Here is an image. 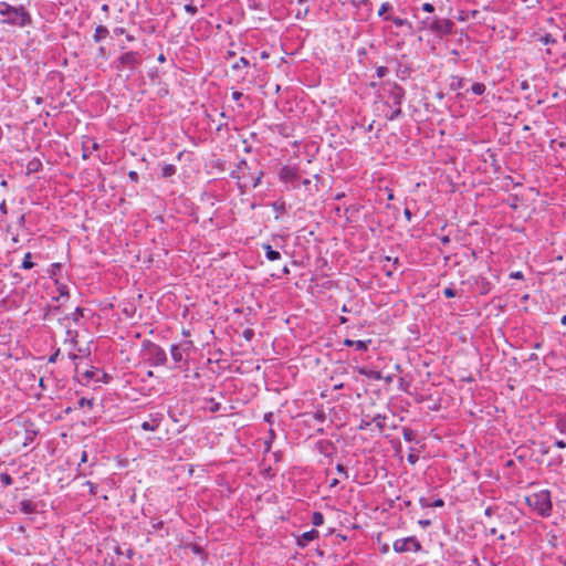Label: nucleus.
Segmentation results:
<instances>
[{"mask_svg": "<svg viewBox=\"0 0 566 566\" xmlns=\"http://www.w3.org/2000/svg\"><path fill=\"white\" fill-rule=\"evenodd\" d=\"M264 170H253L245 159H241L235 168L230 172V178L238 180L237 187L241 193L245 192V188L251 186L256 188L261 185Z\"/></svg>", "mask_w": 566, "mask_h": 566, "instance_id": "f257e3e1", "label": "nucleus"}, {"mask_svg": "<svg viewBox=\"0 0 566 566\" xmlns=\"http://www.w3.org/2000/svg\"><path fill=\"white\" fill-rule=\"evenodd\" d=\"M1 23L10 27L27 28L33 24L32 15L23 4L14 7L7 1H0Z\"/></svg>", "mask_w": 566, "mask_h": 566, "instance_id": "f03ea898", "label": "nucleus"}, {"mask_svg": "<svg viewBox=\"0 0 566 566\" xmlns=\"http://www.w3.org/2000/svg\"><path fill=\"white\" fill-rule=\"evenodd\" d=\"M454 22L450 19L438 17H426L418 21L417 31H430L442 39L453 32Z\"/></svg>", "mask_w": 566, "mask_h": 566, "instance_id": "7ed1b4c3", "label": "nucleus"}, {"mask_svg": "<svg viewBox=\"0 0 566 566\" xmlns=\"http://www.w3.org/2000/svg\"><path fill=\"white\" fill-rule=\"evenodd\" d=\"M279 179L286 190H294L301 186V175L295 166L285 165L279 171Z\"/></svg>", "mask_w": 566, "mask_h": 566, "instance_id": "20e7f679", "label": "nucleus"}, {"mask_svg": "<svg viewBox=\"0 0 566 566\" xmlns=\"http://www.w3.org/2000/svg\"><path fill=\"white\" fill-rule=\"evenodd\" d=\"M143 346L146 352L147 360L151 366L158 367L166 365L168 358L163 347L150 340L145 342Z\"/></svg>", "mask_w": 566, "mask_h": 566, "instance_id": "39448f33", "label": "nucleus"}, {"mask_svg": "<svg viewBox=\"0 0 566 566\" xmlns=\"http://www.w3.org/2000/svg\"><path fill=\"white\" fill-rule=\"evenodd\" d=\"M524 503L539 516H549L552 511L551 497H523Z\"/></svg>", "mask_w": 566, "mask_h": 566, "instance_id": "423d86ee", "label": "nucleus"}, {"mask_svg": "<svg viewBox=\"0 0 566 566\" xmlns=\"http://www.w3.org/2000/svg\"><path fill=\"white\" fill-rule=\"evenodd\" d=\"M392 548L398 554L408 552L418 553L422 549V545L416 536H408L396 539L392 544Z\"/></svg>", "mask_w": 566, "mask_h": 566, "instance_id": "0eeeda50", "label": "nucleus"}, {"mask_svg": "<svg viewBox=\"0 0 566 566\" xmlns=\"http://www.w3.org/2000/svg\"><path fill=\"white\" fill-rule=\"evenodd\" d=\"M384 90L387 93L388 97L391 99L392 104L401 106L406 95V91L402 86H400L396 82L387 81L384 83Z\"/></svg>", "mask_w": 566, "mask_h": 566, "instance_id": "6e6552de", "label": "nucleus"}, {"mask_svg": "<svg viewBox=\"0 0 566 566\" xmlns=\"http://www.w3.org/2000/svg\"><path fill=\"white\" fill-rule=\"evenodd\" d=\"M142 62V55L139 52L136 51H128L123 53L117 60V69L120 67H129L134 69L136 65H138Z\"/></svg>", "mask_w": 566, "mask_h": 566, "instance_id": "1a4fd4ad", "label": "nucleus"}, {"mask_svg": "<svg viewBox=\"0 0 566 566\" xmlns=\"http://www.w3.org/2000/svg\"><path fill=\"white\" fill-rule=\"evenodd\" d=\"M314 450L325 459H328V463H331L332 457L336 453V446L331 440L322 439L315 442Z\"/></svg>", "mask_w": 566, "mask_h": 566, "instance_id": "9d476101", "label": "nucleus"}, {"mask_svg": "<svg viewBox=\"0 0 566 566\" xmlns=\"http://www.w3.org/2000/svg\"><path fill=\"white\" fill-rule=\"evenodd\" d=\"M472 280H473V285H474V287L476 289V291L479 292L480 295H486L493 289L492 283L484 275L473 276Z\"/></svg>", "mask_w": 566, "mask_h": 566, "instance_id": "9b49d317", "label": "nucleus"}, {"mask_svg": "<svg viewBox=\"0 0 566 566\" xmlns=\"http://www.w3.org/2000/svg\"><path fill=\"white\" fill-rule=\"evenodd\" d=\"M163 420H164V415L161 412H151L149 415V420L144 421L140 424V428L144 431H156L159 428Z\"/></svg>", "mask_w": 566, "mask_h": 566, "instance_id": "f8f14e48", "label": "nucleus"}, {"mask_svg": "<svg viewBox=\"0 0 566 566\" xmlns=\"http://www.w3.org/2000/svg\"><path fill=\"white\" fill-rule=\"evenodd\" d=\"M385 21H391L397 28H405L406 34L413 35L416 33V29L413 28L412 23L405 18L399 17H388L385 18Z\"/></svg>", "mask_w": 566, "mask_h": 566, "instance_id": "ddd939ff", "label": "nucleus"}, {"mask_svg": "<svg viewBox=\"0 0 566 566\" xmlns=\"http://www.w3.org/2000/svg\"><path fill=\"white\" fill-rule=\"evenodd\" d=\"M45 504L43 502L34 503L32 500H23L20 502V510L25 513L43 512Z\"/></svg>", "mask_w": 566, "mask_h": 566, "instance_id": "4468645a", "label": "nucleus"}, {"mask_svg": "<svg viewBox=\"0 0 566 566\" xmlns=\"http://www.w3.org/2000/svg\"><path fill=\"white\" fill-rule=\"evenodd\" d=\"M318 537V531L312 528L307 532H304L300 536L296 537V544L298 547H306L312 541Z\"/></svg>", "mask_w": 566, "mask_h": 566, "instance_id": "2eb2a0df", "label": "nucleus"}, {"mask_svg": "<svg viewBox=\"0 0 566 566\" xmlns=\"http://www.w3.org/2000/svg\"><path fill=\"white\" fill-rule=\"evenodd\" d=\"M373 343L371 339H364V340H353L350 338H345L343 340L344 346L347 347H354L357 352H367L370 344Z\"/></svg>", "mask_w": 566, "mask_h": 566, "instance_id": "dca6fc26", "label": "nucleus"}, {"mask_svg": "<svg viewBox=\"0 0 566 566\" xmlns=\"http://www.w3.org/2000/svg\"><path fill=\"white\" fill-rule=\"evenodd\" d=\"M432 499L433 497H419L421 507H442L444 505L442 497H436L433 501Z\"/></svg>", "mask_w": 566, "mask_h": 566, "instance_id": "f3484780", "label": "nucleus"}, {"mask_svg": "<svg viewBox=\"0 0 566 566\" xmlns=\"http://www.w3.org/2000/svg\"><path fill=\"white\" fill-rule=\"evenodd\" d=\"M348 3L356 9H359L360 7L366 8V19L369 18L373 10V3L370 0H348Z\"/></svg>", "mask_w": 566, "mask_h": 566, "instance_id": "a211bd4d", "label": "nucleus"}, {"mask_svg": "<svg viewBox=\"0 0 566 566\" xmlns=\"http://www.w3.org/2000/svg\"><path fill=\"white\" fill-rule=\"evenodd\" d=\"M261 247L265 252V258L269 261H276L281 259V253L274 250L270 243H262Z\"/></svg>", "mask_w": 566, "mask_h": 566, "instance_id": "6ab92c4d", "label": "nucleus"}, {"mask_svg": "<svg viewBox=\"0 0 566 566\" xmlns=\"http://www.w3.org/2000/svg\"><path fill=\"white\" fill-rule=\"evenodd\" d=\"M109 34L108 29L105 25H97L95 28V32L93 34V40L95 43L102 42L104 39H106Z\"/></svg>", "mask_w": 566, "mask_h": 566, "instance_id": "aec40b11", "label": "nucleus"}, {"mask_svg": "<svg viewBox=\"0 0 566 566\" xmlns=\"http://www.w3.org/2000/svg\"><path fill=\"white\" fill-rule=\"evenodd\" d=\"M43 165L42 161L34 157L27 164V175L35 174L42 170Z\"/></svg>", "mask_w": 566, "mask_h": 566, "instance_id": "412c9836", "label": "nucleus"}, {"mask_svg": "<svg viewBox=\"0 0 566 566\" xmlns=\"http://www.w3.org/2000/svg\"><path fill=\"white\" fill-rule=\"evenodd\" d=\"M340 482V479L338 476H333L331 473L326 474L325 481L319 485L323 490H332L334 489L338 483Z\"/></svg>", "mask_w": 566, "mask_h": 566, "instance_id": "4be33fe9", "label": "nucleus"}, {"mask_svg": "<svg viewBox=\"0 0 566 566\" xmlns=\"http://www.w3.org/2000/svg\"><path fill=\"white\" fill-rule=\"evenodd\" d=\"M301 185L305 188L307 196H314L319 191V187L317 185H312V180L308 178H301Z\"/></svg>", "mask_w": 566, "mask_h": 566, "instance_id": "5701e85b", "label": "nucleus"}, {"mask_svg": "<svg viewBox=\"0 0 566 566\" xmlns=\"http://www.w3.org/2000/svg\"><path fill=\"white\" fill-rule=\"evenodd\" d=\"M271 206L275 212V220H279L286 212V205L283 200H276Z\"/></svg>", "mask_w": 566, "mask_h": 566, "instance_id": "b1692460", "label": "nucleus"}, {"mask_svg": "<svg viewBox=\"0 0 566 566\" xmlns=\"http://www.w3.org/2000/svg\"><path fill=\"white\" fill-rule=\"evenodd\" d=\"M463 86H464V78L463 77H460L458 75H452L450 77L449 87H450L451 91L461 90V88H463Z\"/></svg>", "mask_w": 566, "mask_h": 566, "instance_id": "393cba45", "label": "nucleus"}, {"mask_svg": "<svg viewBox=\"0 0 566 566\" xmlns=\"http://www.w3.org/2000/svg\"><path fill=\"white\" fill-rule=\"evenodd\" d=\"M170 354L175 363H180L184 360L182 349L178 344H171Z\"/></svg>", "mask_w": 566, "mask_h": 566, "instance_id": "a878e982", "label": "nucleus"}, {"mask_svg": "<svg viewBox=\"0 0 566 566\" xmlns=\"http://www.w3.org/2000/svg\"><path fill=\"white\" fill-rule=\"evenodd\" d=\"M402 437H403L405 441H407V442L419 443V441L417 440V431H415L411 428L403 427L402 428Z\"/></svg>", "mask_w": 566, "mask_h": 566, "instance_id": "bb28decb", "label": "nucleus"}, {"mask_svg": "<svg viewBox=\"0 0 566 566\" xmlns=\"http://www.w3.org/2000/svg\"><path fill=\"white\" fill-rule=\"evenodd\" d=\"M177 172V167L172 164H165L161 168V178H170Z\"/></svg>", "mask_w": 566, "mask_h": 566, "instance_id": "cd10ccee", "label": "nucleus"}, {"mask_svg": "<svg viewBox=\"0 0 566 566\" xmlns=\"http://www.w3.org/2000/svg\"><path fill=\"white\" fill-rule=\"evenodd\" d=\"M275 439V431L270 428L268 431V436L264 439V452L268 453L271 451V446L273 440Z\"/></svg>", "mask_w": 566, "mask_h": 566, "instance_id": "c85d7f7f", "label": "nucleus"}, {"mask_svg": "<svg viewBox=\"0 0 566 566\" xmlns=\"http://www.w3.org/2000/svg\"><path fill=\"white\" fill-rule=\"evenodd\" d=\"M113 551L116 555H125L128 559H132L135 554L132 547H128L126 551H123L118 544L114 546Z\"/></svg>", "mask_w": 566, "mask_h": 566, "instance_id": "c756f323", "label": "nucleus"}, {"mask_svg": "<svg viewBox=\"0 0 566 566\" xmlns=\"http://www.w3.org/2000/svg\"><path fill=\"white\" fill-rule=\"evenodd\" d=\"M391 10H392V4L388 1L384 2L378 10V17H380L382 20H385V18L391 17L390 14H387V12L391 11Z\"/></svg>", "mask_w": 566, "mask_h": 566, "instance_id": "7c9ffc66", "label": "nucleus"}, {"mask_svg": "<svg viewBox=\"0 0 566 566\" xmlns=\"http://www.w3.org/2000/svg\"><path fill=\"white\" fill-rule=\"evenodd\" d=\"M418 453H419V449H417L415 447H410L407 460L411 465H415L418 462V460H419Z\"/></svg>", "mask_w": 566, "mask_h": 566, "instance_id": "2f4dec72", "label": "nucleus"}, {"mask_svg": "<svg viewBox=\"0 0 566 566\" xmlns=\"http://www.w3.org/2000/svg\"><path fill=\"white\" fill-rule=\"evenodd\" d=\"M98 374H99V369L93 367L92 369L84 371L82 374V377L86 380V382H88L91 380L95 381V378Z\"/></svg>", "mask_w": 566, "mask_h": 566, "instance_id": "473e14b6", "label": "nucleus"}, {"mask_svg": "<svg viewBox=\"0 0 566 566\" xmlns=\"http://www.w3.org/2000/svg\"><path fill=\"white\" fill-rule=\"evenodd\" d=\"M32 254L30 252L24 254V258L21 263V269L31 270L35 264L32 262Z\"/></svg>", "mask_w": 566, "mask_h": 566, "instance_id": "72a5a7b5", "label": "nucleus"}, {"mask_svg": "<svg viewBox=\"0 0 566 566\" xmlns=\"http://www.w3.org/2000/svg\"><path fill=\"white\" fill-rule=\"evenodd\" d=\"M485 90H486L485 85L481 82H475L471 86V92L475 95H483Z\"/></svg>", "mask_w": 566, "mask_h": 566, "instance_id": "f704fd0d", "label": "nucleus"}, {"mask_svg": "<svg viewBox=\"0 0 566 566\" xmlns=\"http://www.w3.org/2000/svg\"><path fill=\"white\" fill-rule=\"evenodd\" d=\"M113 377L103 371V370H99V374L96 376L95 378V382H103V384H109L112 381Z\"/></svg>", "mask_w": 566, "mask_h": 566, "instance_id": "c9c22d12", "label": "nucleus"}, {"mask_svg": "<svg viewBox=\"0 0 566 566\" xmlns=\"http://www.w3.org/2000/svg\"><path fill=\"white\" fill-rule=\"evenodd\" d=\"M385 419H386V417H385V416H382V415H380V413H377L376 416H374V417L371 418V422H375V423H376V426H377V428H378V430H379V431H382V430H384V427H385V424H384V420H385Z\"/></svg>", "mask_w": 566, "mask_h": 566, "instance_id": "e433bc0d", "label": "nucleus"}, {"mask_svg": "<svg viewBox=\"0 0 566 566\" xmlns=\"http://www.w3.org/2000/svg\"><path fill=\"white\" fill-rule=\"evenodd\" d=\"M55 283H56V291L59 293V297L69 296L67 285L64 283H59L57 281Z\"/></svg>", "mask_w": 566, "mask_h": 566, "instance_id": "4c0bfd02", "label": "nucleus"}, {"mask_svg": "<svg viewBox=\"0 0 566 566\" xmlns=\"http://www.w3.org/2000/svg\"><path fill=\"white\" fill-rule=\"evenodd\" d=\"M336 472H337V475L339 479H344V480L348 479V471H347L346 467H344L343 464L338 463L336 465Z\"/></svg>", "mask_w": 566, "mask_h": 566, "instance_id": "58836bf2", "label": "nucleus"}, {"mask_svg": "<svg viewBox=\"0 0 566 566\" xmlns=\"http://www.w3.org/2000/svg\"><path fill=\"white\" fill-rule=\"evenodd\" d=\"M83 312L84 310L82 307H76L75 311L70 315V318L74 322V323H78L80 319L83 317Z\"/></svg>", "mask_w": 566, "mask_h": 566, "instance_id": "ea45409f", "label": "nucleus"}, {"mask_svg": "<svg viewBox=\"0 0 566 566\" xmlns=\"http://www.w3.org/2000/svg\"><path fill=\"white\" fill-rule=\"evenodd\" d=\"M312 523L315 526H321L324 523V515L321 512H314Z\"/></svg>", "mask_w": 566, "mask_h": 566, "instance_id": "a19ab883", "label": "nucleus"}, {"mask_svg": "<svg viewBox=\"0 0 566 566\" xmlns=\"http://www.w3.org/2000/svg\"><path fill=\"white\" fill-rule=\"evenodd\" d=\"M313 419L316 420L319 423H324L326 421V413L323 409L316 410L313 413Z\"/></svg>", "mask_w": 566, "mask_h": 566, "instance_id": "79ce46f5", "label": "nucleus"}, {"mask_svg": "<svg viewBox=\"0 0 566 566\" xmlns=\"http://www.w3.org/2000/svg\"><path fill=\"white\" fill-rule=\"evenodd\" d=\"M188 547L196 555H199V556H205L206 555L203 547L198 545V544L192 543V544H189Z\"/></svg>", "mask_w": 566, "mask_h": 566, "instance_id": "37998d69", "label": "nucleus"}, {"mask_svg": "<svg viewBox=\"0 0 566 566\" xmlns=\"http://www.w3.org/2000/svg\"><path fill=\"white\" fill-rule=\"evenodd\" d=\"M443 294L447 298H453L458 295L455 289L453 287V284H450V286H447L443 290Z\"/></svg>", "mask_w": 566, "mask_h": 566, "instance_id": "c03bdc74", "label": "nucleus"}, {"mask_svg": "<svg viewBox=\"0 0 566 566\" xmlns=\"http://www.w3.org/2000/svg\"><path fill=\"white\" fill-rule=\"evenodd\" d=\"M209 406L208 409L210 412H218L221 409V403L216 401L213 398L209 399Z\"/></svg>", "mask_w": 566, "mask_h": 566, "instance_id": "a18cd8bd", "label": "nucleus"}, {"mask_svg": "<svg viewBox=\"0 0 566 566\" xmlns=\"http://www.w3.org/2000/svg\"><path fill=\"white\" fill-rule=\"evenodd\" d=\"M94 406V399H88V398H85V397H82L80 400H78V407L80 408H84V407H90L92 408Z\"/></svg>", "mask_w": 566, "mask_h": 566, "instance_id": "49530a36", "label": "nucleus"}, {"mask_svg": "<svg viewBox=\"0 0 566 566\" xmlns=\"http://www.w3.org/2000/svg\"><path fill=\"white\" fill-rule=\"evenodd\" d=\"M400 116H402V111H401V106H397V108H395L390 115L387 116V119L388 120H395L397 118H399Z\"/></svg>", "mask_w": 566, "mask_h": 566, "instance_id": "de8ad7c7", "label": "nucleus"}, {"mask_svg": "<svg viewBox=\"0 0 566 566\" xmlns=\"http://www.w3.org/2000/svg\"><path fill=\"white\" fill-rule=\"evenodd\" d=\"M151 528L154 531H158V530H164L165 527V522L161 521V520H158V518H151Z\"/></svg>", "mask_w": 566, "mask_h": 566, "instance_id": "09e8293b", "label": "nucleus"}, {"mask_svg": "<svg viewBox=\"0 0 566 566\" xmlns=\"http://www.w3.org/2000/svg\"><path fill=\"white\" fill-rule=\"evenodd\" d=\"M249 65H250L249 60H248L247 57H244V56H241V57L239 59V61H238V62H235V63L232 65V69H233V70H237V69H239L240 66H244V67H245V66H249Z\"/></svg>", "mask_w": 566, "mask_h": 566, "instance_id": "8fccbe9b", "label": "nucleus"}, {"mask_svg": "<svg viewBox=\"0 0 566 566\" xmlns=\"http://www.w3.org/2000/svg\"><path fill=\"white\" fill-rule=\"evenodd\" d=\"M242 337L248 340V342H251L254 337V331L252 328H245L243 332H242Z\"/></svg>", "mask_w": 566, "mask_h": 566, "instance_id": "3c124183", "label": "nucleus"}, {"mask_svg": "<svg viewBox=\"0 0 566 566\" xmlns=\"http://www.w3.org/2000/svg\"><path fill=\"white\" fill-rule=\"evenodd\" d=\"M389 70L386 66L376 67V75L378 78H382L388 74Z\"/></svg>", "mask_w": 566, "mask_h": 566, "instance_id": "603ef678", "label": "nucleus"}, {"mask_svg": "<svg viewBox=\"0 0 566 566\" xmlns=\"http://www.w3.org/2000/svg\"><path fill=\"white\" fill-rule=\"evenodd\" d=\"M185 11L190 13L191 15H195L198 12V8L192 3H187L184 7Z\"/></svg>", "mask_w": 566, "mask_h": 566, "instance_id": "864d4df0", "label": "nucleus"}, {"mask_svg": "<svg viewBox=\"0 0 566 566\" xmlns=\"http://www.w3.org/2000/svg\"><path fill=\"white\" fill-rule=\"evenodd\" d=\"M0 481L4 484V485H10L12 484V478L7 474V473H2L0 474Z\"/></svg>", "mask_w": 566, "mask_h": 566, "instance_id": "5fc2aeb1", "label": "nucleus"}, {"mask_svg": "<svg viewBox=\"0 0 566 566\" xmlns=\"http://www.w3.org/2000/svg\"><path fill=\"white\" fill-rule=\"evenodd\" d=\"M421 10L424 12H428V13H432V12H434V6L429 2H424L421 6Z\"/></svg>", "mask_w": 566, "mask_h": 566, "instance_id": "6e6d98bb", "label": "nucleus"}, {"mask_svg": "<svg viewBox=\"0 0 566 566\" xmlns=\"http://www.w3.org/2000/svg\"><path fill=\"white\" fill-rule=\"evenodd\" d=\"M60 271H61V264H60V263H53V264L51 265L50 275H51V276H54V275H56Z\"/></svg>", "mask_w": 566, "mask_h": 566, "instance_id": "4d7b16f0", "label": "nucleus"}, {"mask_svg": "<svg viewBox=\"0 0 566 566\" xmlns=\"http://www.w3.org/2000/svg\"><path fill=\"white\" fill-rule=\"evenodd\" d=\"M542 41L544 44H551L555 43V39L552 36V34L547 33L542 38Z\"/></svg>", "mask_w": 566, "mask_h": 566, "instance_id": "13d9d810", "label": "nucleus"}, {"mask_svg": "<svg viewBox=\"0 0 566 566\" xmlns=\"http://www.w3.org/2000/svg\"><path fill=\"white\" fill-rule=\"evenodd\" d=\"M370 424H371V420H367V419L363 418L360 421V424H359V429L366 430L369 428Z\"/></svg>", "mask_w": 566, "mask_h": 566, "instance_id": "bf43d9fd", "label": "nucleus"}, {"mask_svg": "<svg viewBox=\"0 0 566 566\" xmlns=\"http://www.w3.org/2000/svg\"><path fill=\"white\" fill-rule=\"evenodd\" d=\"M128 178H129V180H130V181L136 182V184H137V182H138V180H139V176H138V174H137L136 171H134V170H130V171L128 172Z\"/></svg>", "mask_w": 566, "mask_h": 566, "instance_id": "052dcab7", "label": "nucleus"}, {"mask_svg": "<svg viewBox=\"0 0 566 566\" xmlns=\"http://www.w3.org/2000/svg\"><path fill=\"white\" fill-rule=\"evenodd\" d=\"M510 277L514 280H522L524 277V274L521 271H515L510 273Z\"/></svg>", "mask_w": 566, "mask_h": 566, "instance_id": "680f3d73", "label": "nucleus"}, {"mask_svg": "<svg viewBox=\"0 0 566 566\" xmlns=\"http://www.w3.org/2000/svg\"><path fill=\"white\" fill-rule=\"evenodd\" d=\"M60 355V349H57L55 353H53L52 355H50L48 361L50 364H54L56 360H57V357Z\"/></svg>", "mask_w": 566, "mask_h": 566, "instance_id": "e2e57ef3", "label": "nucleus"}, {"mask_svg": "<svg viewBox=\"0 0 566 566\" xmlns=\"http://www.w3.org/2000/svg\"><path fill=\"white\" fill-rule=\"evenodd\" d=\"M243 97V93L239 91L232 92V99L239 102Z\"/></svg>", "mask_w": 566, "mask_h": 566, "instance_id": "0e129e2a", "label": "nucleus"}, {"mask_svg": "<svg viewBox=\"0 0 566 566\" xmlns=\"http://www.w3.org/2000/svg\"><path fill=\"white\" fill-rule=\"evenodd\" d=\"M554 446L558 449L566 448V440L559 439L554 442Z\"/></svg>", "mask_w": 566, "mask_h": 566, "instance_id": "69168bd1", "label": "nucleus"}, {"mask_svg": "<svg viewBox=\"0 0 566 566\" xmlns=\"http://www.w3.org/2000/svg\"><path fill=\"white\" fill-rule=\"evenodd\" d=\"M496 510H497V507L488 506V507L485 509V515H488V516H492L493 514H496Z\"/></svg>", "mask_w": 566, "mask_h": 566, "instance_id": "338daca9", "label": "nucleus"}, {"mask_svg": "<svg viewBox=\"0 0 566 566\" xmlns=\"http://www.w3.org/2000/svg\"><path fill=\"white\" fill-rule=\"evenodd\" d=\"M308 11H310L308 8L305 9L304 12L297 11L295 18L297 20H303L307 15Z\"/></svg>", "mask_w": 566, "mask_h": 566, "instance_id": "774afa93", "label": "nucleus"}]
</instances>
